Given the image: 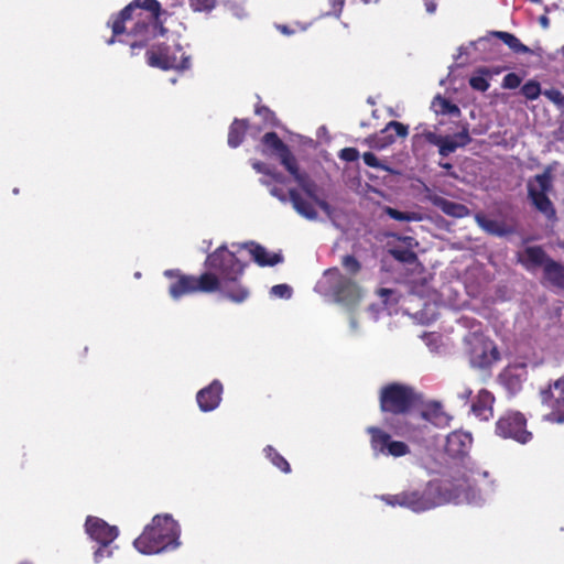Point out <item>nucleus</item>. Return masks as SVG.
Segmentation results:
<instances>
[{
	"label": "nucleus",
	"mask_w": 564,
	"mask_h": 564,
	"mask_svg": "<svg viewBox=\"0 0 564 564\" xmlns=\"http://www.w3.org/2000/svg\"><path fill=\"white\" fill-rule=\"evenodd\" d=\"M473 394V390L469 387H464L460 391H458L457 395L460 400L467 402Z\"/></svg>",
	"instance_id": "obj_47"
},
{
	"label": "nucleus",
	"mask_w": 564,
	"mask_h": 564,
	"mask_svg": "<svg viewBox=\"0 0 564 564\" xmlns=\"http://www.w3.org/2000/svg\"><path fill=\"white\" fill-rule=\"evenodd\" d=\"M491 72H492V76H494V75L499 74L501 72V69L500 68H491Z\"/></svg>",
	"instance_id": "obj_57"
},
{
	"label": "nucleus",
	"mask_w": 564,
	"mask_h": 564,
	"mask_svg": "<svg viewBox=\"0 0 564 564\" xmlns=\"http://www.w3.org/2000/svg\"><path fill=\"white\" fill-rule=\"evenodd\" d=\"M543 95L553 102L558 109L564 110V94L558 89L550 88L543 91Z\"/></svg>",
	"instance_id": "obj_36"
},
{
	"label": "nucleus",
	"mask_w": 564,
	"mask_h": 564,
	"mask_svg": "<svg viewBox=\"0 0 564 564\" xmlns=\"http://www.w3.org/2000/svg\"><path fill=\"white\" fill-rule=\"evenodd\" d=\"M530 1L533 2V3H541L542 2V0H530Z\"/></svg>",
	"instance_id": "obj_59"
},
{
	"label": "nucleus",
	"mask_w": 564,
	"mask_h": 564,
	"mask_svg": "<svg viewBox=\"0 0 564 564\" xmlns=\"http://www.w3.org/2000/svg\"><path fill=\"white\" fill-rule=\"evenodd\" d=\"M165 14L167 11L162 10L158 0H133L109 20L108 25L112 30V36L107 40V44L111 45L116 37L127 34L133 39L126 41L130 45V54L137 55L138 51L148 46L152 30L159 29L161 35L166 32L163 26L164 21L161 19Z\"/></svg>",
	"instance_id": "obj_1"
},
{
	"label": "nucleus",
	"mask_w": 564,
	"mask_h": 564,
	"mask_svg": "<svg viewBox=\"0 0 564 564\" xmlns=\"http://www.w3.org/2000/svg\"><path fill=\"white\" fill-rule=\"evenodd\" d=\"M240 247L249 251L252 260L259 267H274L283 262V256L281 252H270L265 247L258 242L250 241L242 243Z\"/></svg>",
	"instance_id": "obj_18"
},
{
	"label": "nucleus",
	"mask_w": 564,
	"mask_h": 564,
	"mask_svg": "<svg viewBox=\"0 0 564 564\" xmlns=\"http://www.w3.org/2000/svg\"><path fill=\"white\" fill-rule=\"evenodd\" d=\"M194 11H209L214 8L215 0H188Z\"/></svg>",
	"instance_id": "obj_39"
},
{
	"label": "nucleus",
	"mask_w": 564,
	"mask_h": 564,
	"mask_svg": "<svg viewBox=\"0 0 564 564\" xmlns=\"http://www.w3.org/2000/svg\"><path fill=\"white\" fill-rule=\"evenodd\" d=\"M520 93L528 100H535L540 97L541 94H543L540 83L534 79H530L524 85H522Z\"/></svg>",
	"instance_id": "obj_34"
},
{
	"label": "nucleus",
	"mask_w": 564,
	"mask_h": 564,
	"mask_svg": "<svg viewBox=\"0 0 564 564\" xmlns=\"http://www.w3.org/2000/svg\"><path fill=\"white\" fill-rule=\"evenodd\" d=\"M332 4L333 12L337 15L343 11L345 0H328Z\"/></svg>",
	"instance_id": "obj_46"
},
{
	"label": "nucleus",
	"mask_w": 564,
	"mask_h": 564,
	"mask_svg": "<svg viewBox=\"0 0 564 564\" xmlns=\"http://www.w3.org/2000/svg\"><path fill=\"white\" fill-rule=\"evenodd\" d=\"M492 77L490 67H478L474 75L469 78V86L477 91L485 93L489 89L490 84L488 78Z\"/></svg>",
	"instance_id": "obj_27"
},
{
	"label": "nucleus",
	"mask_w": 564,
	"mask_h": 564,
	"mask_svg": "<svg viewBox=\"0 0 564 564\" xmlns=\"http://www.w3.org/2000/svg\"><path fill=\"white\" fill-rule=\"evenodd\" d=\"M386 215L398 221H420L422 219L421 214L416 212H401L390 206L384 208Z\"/></svg>",
	"instance_id": "obj_32"
},
{
	"label": "nucleus",
	"mask_w": 564,
	"mask_h": 564,
	"mask_svg": "<svg viewBox=\"0 0 564 564\" xmlns=\"http://www.w3.org/2000/svg\"><path fill=\"white\" fill-rule=\"evenodd\" d=\"M393 130L399 138H405L409 134V127L399 121H389L387 126L380 131V134L371 135L367 139L370 147L376 149H384L392 144L395 138L392 134H386L388 131Z\"/></svg>",
	"instance_id": "obj_17"
},
{
	"label": "nucleus",
	"mask_w": 564,
	"mask_h": 564,
	"mask_svg": "<svg viewBox=\"0 0 564 564\" xmlns=\"http://www.w3.org/2000/svg\"><path fill=\"white\" fill-rule=\"evenodd\" d=\"M313 200L322 210L326 213L330 212V205L326 200L321 199L318 196H316V198H313Z\"/></svg>",
	"instance_id": "obj_48"
},
{
	"label": "nucleus",
	"mask_w": 564,
	"mask_h": 564,
	"mask_svg": "<svg viewBox=\"0 0 564 564\" xmlns=\"http://www.w3.org/2000/svg\"><path fill=\"white\" fill-rule=\"evenodd\" d=\"M85 530L89 538L99 544L98 549L94 552L95 562L99 563L105 557H110L112 550L109 546L119 534L118 528L108 524L98 517L88 516L85 522Z\"/></svg>",
	"instance_id": "obj_8"
},
{
	"label": "nucleus",
	"mask_w": 564,
	"mask_h": 564,
	"mask_svg": "<svg viewBox=\"0 0 564 564\" xmlns=\"http://www.w3.org/2000/svg\"><path fill=\"white\" fill-rule=\"evenodd\" d=\"M544 278L552 285L564 290V264L550 260L544 268Z\"/></svg>",
	"instance_id": "obj_26"
},
{
	"label": "nucleus",
	"mask_w": 564,
	"mask_h": 564,
	"mask_svg": "<svg viewBox=\"0 0 564 564\" xmlns=\"http://www.w3.org/2000/svg\"><path fill=\"white\" fill-rule=\"evenodd\" d=\"M253 166H254V169H257L259 172H264V171L262 170V164H261V163H256V164H253Z\"/></svg>",
	"instance_id": "obj_55"
},
{
	"label": "nucleus",
	"mask_w": 564,
	"mask_h": 564,
	"mask_svg": "<svg viewBox=\"0 0 564 564\" xmlns=\"http://www.w3.org/2000/svg\"><path fill=\"white\" fill-rule=\"evenodd\" d=\"M521 77L516 73H508L502 79V87L505 89H516L521 85Z\"/></svg>",
	"instance_id": "obj_38"
},
{
	"label": "nucleus",
	"mask_w": 564,
	"mask_h": 564,
	"mask_svg": "<svg viewBox=\"0 0 564 564\" xmlns=\"http://www.w3.org/2000/svg\"><path fill=\"white\" fill-rule=\"evenodd\" d=\"M164 275L175 278V281L169 286V294L174 300L195 293H219L224 299L241 304L250 296L249 288L242 283L243 275L220 279L213 272L192 275L184 274L180 270H166Z\"/></svg>",
	"instance_id": "obj_2"
},
{
	"label": "nucleus",
	"mask_w": 564,
	"mask_h": 564,
	"mask_svg": "<svg viewBox=\"0 0 564 564\" xmlns=\"http://www.w3.org/2000/svg\"><path fill=\"white\" fill-rule=\"evenodd\" d=\"M440 166H441V167H443V169H445V170H451V169L453 167V165H452L451 163H447V162H446V163H442V162H441V163H440Z\"/></svg>",
	"instance_id": "obj_54"
},
{
	"label": "nucleus",
	"mask_w": 564,
	"mask_h": 564,
	"mask_svg": "<svg viewBox=\"0 0 564 564\" xmlns=\"http://www.w3.org/2000/svg\"><path fill=\"white\" fill-rule=\"evenodd\" d=\"M265 174L272 176V178L279 183H283L284 182V176L279 173V172H270V171H265Z\"/></svg>",
	"instance_id": "obj_50"
},
{
	"label": "nucleus",
	"mask_w": 564,
	"mask_h": 564,
	"mask_svg": "<svg viewBox=\"0 0 564 564\" xmlns=\"http://www.w3.org/2000/svg\"><path fill=\"white\" fill-rule=\"evenodd\" d=\"M223 390V384L217 379L200 389L196 394V401L200 411L210 412L218 408L221 402Z\"/></svg>",
	"instance_id": "obj_15"
},
{
	"label": "nucleus",
	"mask_w": 564,
	"mask_h": 564,
	"mask_svg": "<svg viewBox=\"0 0 564 564\" xmlns=\"http://www.w3.org/2000/svg\"><path fill=\"white\" fill-rule=\"evenodd\" d=\"M271 294L281 299H290L292 289L288 284H276L271 288Z\"/></svg>",
	"instance_id": "obj_41"
},
{
	"label": "nucleus",
	"mask_w": 564,
	"mask_h": 564,
	"mask_svg": "<svg viewBox=\"0 0 564 564\" xmlns=\"http://www.w3.org/2000/svg\"><path fill=\"white\" fill-rule=\"evenodd\" d=\"M479 44H481L484 47H486L487 45H492L490 40L487 39H480Z\"/></svg>",
	"instance_id": "obj_53"
},
{
	"label": "nucleus",
	"mask_w": 564,
	"mask_h": 564,
	"mask_svg": "<svg viewBox=\"0 0 564 564\" xmlns=\"http://www.w3.org/2000/svg\"><path fill=\"white\" fill-rule=\"evenodd\" d=\"M133 545L147 555L173 551L180 546V525L170 514H156Z\"/></svg>",
	"instance_id": "obj_4"
},
{
	"label": "nucleus",
	"mask_w": 564,
	"mask_h": 564,
	"mask_svg": "<svg viewBox=\"0 0 564 564\" xmlns=\"http://www.w3.org/2000/svg\"><path fill=\"white\" fill-rule=\"evenodd\" d=\"M419 400L415 390L406 384L392 382L383 386L379 393L380 410L384 425L398 436H410L413 427L409 422L411 410Z\"/></svg>",
	"instance_id": "obj_3"
},
{
	"label": "nucleus",
	"mask_w": 564,
	"mask_h": 564,
	"mask_svg": "<svg viewBox=\"0 0 564 564\" xmlns=\"http://www.w3.org/2000/svg\"><path fill=\"white\" fill-rule=\"evenodd\" d=\"M389 254L397 261L405 264H413L417 261V256L409 248L393 246L388 249Z\"/></svg>",
	"instance_id": "obj_30"
},
{
	"label": "nucleus",
	"mask_w": 564,
	"mask_h": 564,
	"mask_svg": "<svg viewBox=\"0 0 564 564\" xmlns=\"http://www.w3.org/2000/svg\"><path fill=\"white\" fill-rule=\"evenodd\" d=\"M471 138L467 128H464L460 132L455 133L453 137L443 135L438 147V153L442 156H448L455 152L458 148H464L469 144Z\"/></svg>",
	"instance_id": "obj_21"
},
{
	"label": "nucleus",
	"mask_w": 564,
	"mask_h": 564,
	"mask_svg": "<svg viewBox=\"0 0 564 564\" xmlns=\"http://www.w3.org/2000/svg\"><path fill=\"white\" fill-rule=\"evenodd\" d=\"M338 156L343 161L354 162L358 160L359 151L356 148H344L339 151Z\"/></svg>",
	"instance_id": "obj_40"
},
{
	"label": "nucleus",
	"mask_w": 564,
	"mask_h": 564,
	"mask_svg": "<svg viewBox=\"0 0 564 564\" xmlns=\"http://www.w3.org/2000/svg\"><path fill=\"white\" fill-rule=\"evenodd\" d=\"M265 457L282 473H291L289 462L271 445H267L263 449Z\"/></svg>",
	"instance_id": "obj_31"
},
{
	"label": "nucleus",
	"mask_w": 564,
	"mask_h": 564,
	"mask_svg": "<svg viewBox=\"0 0 564 564\" xmlns=\"http://www.w3.org/2000/svg\"><path fill=\"white\" fill-rule=\"evenodd\" d=\"M147 64L162 70H186L191 67V58L178 43H160L145 51Z\"/></svg>",
	"instance_id": "obj_6"
},
{
	"label": "nucleus",
	"mask_w": 564,
	"mask_h": 564,
	"mask_svg": "<svg viewBox=\"0 0 564 564\" xmlns=\"http://www.w3.org/2000/svg\"><path fill=\"white\" fill-rule=\"evenodd\" d=\"M365 4L378 3L379 0H361Z\"/></svg>",
	"instance_id": "obj_56"
},
{
	"label": "nucleus",
	"mask_w": 564,
	"mask_h": 564,
	"mask_svg": "<svg viewBox=\"0 0 564 564\" xmlns=\"http://www.w3.org/2000/svg\"><path fill=\"white\" fill-rule=\"evenodd\" d=\"M248 129L249 121L247 119L236 118L229 126L228 145L230 148H238L243 142Z\"/></svg>",
	"instance_id": "obj_25"
},
{
	"label": "nucleus",
	"mask_w": 564,
	"mask_h": 564,
	"mask_svg": "<svg viewBox=\"0 0 564 564\" xmlns=\"http://www.w3.org/2000/svg\"><path fill=\"white\" fill-rule=\"evenodd\" d=\"M495 433L501 438L513 440L520 444L529 443L533 435L527 429V419L519 411H507L496 421Z\"/></svg>",
	"instance_id": "obj_10"
},
{
	"label": "nucleus",
	"mask_w": 564,
	"mask_h": 564,
	"mask_svg": "<svg viewBox=\"0 0 564 564\" xmlns=\"http://www.w3.org/2000/svg\"><path fill=\"white\" fill-rule=\"evenodd\" d=\"M382 500L392 507L400 506L414 512H422L444 503L448 498L443 494L440 482L429 481L422 489L387 495Z\"/></svg>",
	"instance_id": "obj_5"
},
{
	"label": "nucleus",
	"mask_w": 564,
	"mask_h": 564,
	"mask_svg": "<svg viewBox=\"0 0 564 564\" xmlns=\"http://www.w3.org/2000/svg\"><path fill=\"white\" fill-rule=\"evenodd\" d=\"M426 11L432 14L436 11L437 3L436 0H423Z\"/></svg>",
	"instance_id": "obj_49"
},
{
	"label": "nucleus",
	"mask_w": 564,
	"mask_h": 564,
	"mask_svg": "<svg viewBox=\"0 0 564 564\" xmlns=\"http://www.w3.org/2000/svg\"><path fill=\"white\" fill-rule=\"evenodd\" d=\"M433 108L436 113L441 115H452L459 116L460 109L457 105L453 104L451 100L437 95L432 102Z\"/></svg>",
	"instance_id": "obj_29"
},
{
	"label": "nucleus",
	"mask_w": 564,
	"mask_h": 564,
	"mask_svg": "<svg viewBox=\"0 0 564 564\" xmlns=\"http://www.w3.org/2000/svg\"><path fill=\"white\" fill-rule=\"evenodd\" d=\"M491 35L501 40L516 54H525L530 52V48L522 44L521 41L512 33L495 31L491 32Z\"/></svg>",
	"instance_id": "obj_28"
},
{
	"label": "nucleus",
	"mask_w": 564,
	"mask_h": 564,
	"mask_svg": "<svg viewBox=\"0 0 564 564\" xmlns=\"http://www.w3.org/2000/svg\"><path fill=\"white\" fill-rule=\"evenodd\" d=\"M289 198L293 205V208L303 217L310 220H315L317 218V212L314 206L302 198L300 193L295 188H291L289 191Z\"/></svg>",
	"instance_id": "obj_24"
},
{
	"label": "nucleus",
	"mask_w": 564,
	"mask_h": 564,
	"mask_svg": "<svg viewBox=\"0 0 564 564\" xmlns=\"http://www.w3.org/2000/svg\"><path fill=\"white\" fill-rule=\"evenodd\" d=\"M495 400V395L489 390H479L471 403V412L482 421L492 419Z\"/></svg>",
	"instance_id": "obj_19"
},
{
	"label": "nucleus",
	"mask_w": 564,
	"mask_h": 564,
	"mask_svg": "<svg viewBox=\"0 0 564 564\" xmlns=\"http://www.w3.org/2000/svg\"><path fill=\"white\" fill-rule=\"evenodd\" d=\"M542 403L550 409L552 422L564 423V376L540 392Z\"/></svg>",
	"instance_id": "obj_12"
},
{
	"label": "nucleus",
	"mask_w": 564,
	"mask_h": 564,
	"mask_svg": "<svg viewBox=\"0 0 564 564\" xmlns=\"http://www.w3.org/2000/svg\"><path fill=\"white\" fill-rule=\"evenodd\" d=\"M264 154L274 155L286 169L296 160L289 145L275 132H267L261 138Z\"/></svg>",
	"instance_id": "obj_13"
},
{
	"label": "nucleus",
	"mask_w": 564,
	"mask_h": 564,
	"mask_svg": "<svg viewBox=\"0 0 564 564\" xmlns=\"http://www.w3.org/2000/svg\"><path fill=\"white\" fill-rule=\"evenodd\" d=\"M473 437L469 433L454 431L446 437L445 452L452 458L465 457L471 447Z\"/></svg>",
	"instance_id": "obj_16"
},
{
	"label": "nucleus",
	"mask_w": 564,
	"mask_h": 564,
	"mask_svg": "<svg viewBox=\"0 0 564 564\" xmlns=\"http://www.w3.org/2000/svg\"><path fill=\"white\" fill-rule=\"evenodd\" d=\"M476 224L487 234L496 237H507L517 232V220L510 217L505 220L488 218L484 213L475 215Z\"/></svg>",
	"instance_id": "obj_14"
},
{
	"label": "nucleus",
	"mask_w": 564,
	"mask_h": 564,
	"mask_svg": "<svg viewBox=\"0 0 564 564\" xmlns=\"http://www.w3.org/2000/svg\"><path fill=\"white\" fill-rule=\"evenodd\" d=\"M362 159L366 165L383 171H389V167L381 163L379 159L372 152H365Z\"/></svg>",
	"instance_id": "obj_37"
},
{
	"label": "nucleus",
	"mask_w": 564,
	"mask_h": 564,
	"mask_svg": "<svg viewBox=\"0 0 564 564\" xmlns=\"http://www.w3.org/2000/svg\"><path fill=\"white\" fill-rule=\"evenodd\" d=\"M270 193H271L272 196L276 197L282 203H286L290 199L289 198V194L286 195L284 193L283 188H281L279 186H272L270 188Z\"/></svg>",
	"instance_id": "obj_43"
},
{
	"label": "nucleus",
	"mask_w": 564,
	"mask_h": 564,
	"mask_svg": "<svg viewBox=\"0 0 564 564\" xmlns=\"http://www.w3.org/2000/svg\"><path fill=\"white\" fill-rule=\"evenodd\" d=\"M341 265L348 273L352 275L357 274L361 270L360 262L351 254H346L343 257Z\"/></svg>",
	"instance_id": "obj_35"
},
{
	"label": "nucleus",
	"mask_w": 564,
	"mask_h": 564,
	"mask_svg": "<svg viewBox=\"0 0 564 564\" xmlns=\"http://www.w3.org/2000/svg\"><path fill=\"white\" fill-rule=\"evenodd\" d=\"M394 237H397L398 240L402 241L405 245L404 248H409L410 250H412V248L417 245V242L415 241V239L413 237L397 236V235H394Z\"/></svg>",
	"instance_id": "obj_45"
},
{
	"label": "nucleus",
	"mask_w": 564,
	"mask_h": 564,
	"mask_svg": "<svg viewBox=\"0 0 564 564\" xmlns=\"http://www.w3.org/2000/svg\"><path fill=\"white\" fill-rule=\"evenodd\" d=\"M423 137L426 140V142H429L430 144L436 145V147H440V143L443 138V135L436 134L435 132H432V131L424 132Z\"/></svg>",
	"instance_id": "obj_42"
},
{
	"label": "nucleus",
	"mask_w": 564,
	"mask_h": 564,
	"mask_svg": "<svg viewBox=\"0 0 564 564\" xmlns=\"http://www.w3.org/2000/svg\"><path fill=\"white\" fill-rule=\"evenodd\" d=\"M429 202L441 209L445 215L454 217V218H464L469 215V208L460 203H456L449 199H446L436 194H429Z\"/></svg>",
	"instance_id": "obj_20"
},
{
	"label": "nucleus",
	"mask_w": 564,
	"mask_h": 564,
	"mask_svg": "<svg viewBox=\"0 0 564 564\" xmlns=\"http://www.w3.org/2000/svg\"><path fill=\"white\" fill-rule=\"evenodd\" d=\"M204 267L206 269L205 272H213L220 279H225L234 275H243L248 263L241 261L236 252L229 250L227 245L224 243L207 254Z\"/></svg>",
	"instance_id": "obj_7"
},
{
	"label": "nucleus",
	"mask_w": 564,
	"mask_h": 564,
	"mask_svg": "<svg viewBox=\"0 0 564 564\" xmlns=\"http://www.w3.org/2000/svg\"><path fill=\"white\" fill-rule=\"evenodd\" d=\"M554 138L557 141H564V130L561 128L554 132Z\"/></svg>",
	"instance_id": "obj_51"
},
{
	"label": "nucleus",
	"mask_w": 564,
	"mask_h": 564,
	"mask_svg": "<svg viewBox=\"0 0 564 564\" xmlns=\"http://www.w3.org/2000/svg\"><path fill=\"white\" fill-rule=\"evenodd\" d=\"M254 112L262 119L264 126L271 128L280 126V120L275 116L274 111H272L269 107L264 105H257Z\"/></svg>",
	"instance_id": "obj_33"
},
{
	"label": "nucleus",
	"mask_w": 564,
	"mask_h": 564,
	"mask_svg": "<svg viewBox=\"0 0 564 564\" xmlns=\"http://www.w3.org/2000/svg\"><path fill=\"white\" fill-rule=\"evenodd\" d=\"M552 180L551 169L546 167L543 173L534 176L533 182L528 184V196L531 203L547 219H553L556 215L553 203L547 197V193L552 189Z\"/></svg>",
	"instance_id": "obj_9"
},
{
	"label": "nucleus",
	"mask_w": 564,
	"mask_h": 564,
	"mask_svg": "<svg viewBox=\"0 0 564 564\" xmlns=\"http://www.w3.org/2000/svg\"><path fill=\"white\" fill-rule=\"evenodd\" d=\"M290 166L291 167H286L285 170L293 176L302 191L311 199L316 198L318 186L306 172L300 171L297 160H295Z\"/></svg>",
	"instance_id": "obj_22"
},
{
	"label": "nucleus",
	"mask_w": 564,
	"mask_h": 564,
	"mask_svg": "<svg viewBox=\"0 0 564 564\" xmlns=\"http://www.w3.org/2000/svg\"><path fill=\"white\" fill-rule=\"evenodd\" d=\"M459 484L456 486V497L460 496V494L466 492L469 488V479L465 476L462 479H458Z\"/></svg>",
	"instance_id": "obj_44"
},
{
	"label": "nucleus",
	"mask_w": 564,
	"mask_h": 564,
	"mask_svg": "<svg viewBox=\"0 0 564 564\" xmlns=\"http://www.w3.org/2000/svg\"><path fill=\"white\" fill-rule=\"evenodd\" d=\"M421 416H422V419H424V420H427V419H429V417H427V413H426V412H422V413H421Z\"/></svg>",
	"instance_id": "obj_58"
},
{
	"label": "nucleus",
	"mask_w": 564,
	"mask_h": 564,
	"mask_svg": "<svg viewBox=\"0 0 564 564\" xmlns=\"http://www.w3.org/2000/svg\"><path fill=\"white\" fill-rule=\"evenodd\" d=\"M552 260L541 246H530L523 251L522 258L519 261L527 268H546V263Z\"/></svg>",
	"instance_id": "obj_23"
},
{
	"label": "nucleus",
	"mask_w": 564,
	"mask_h": 564,
	"mask_svg": "<svg viewBox=\"0 0 564 564\" xmlns=\"http://www.w3.org/2000/svg\"><path fill=\"white\" fill-rule=\"evenodd\" d=\"M366 431L370 435V447L376 456L402 457L410 453L406 443L392 440L391 435L382 429L368 426Z\"/></svg>",
	"instance_id": "obj_11"
},
{
	"label": "nucleus",
	"mask_w": 564,
	"mask_h": 564,
	"mask_svg": "<svg viewBox=\"0 0 564 564\" xmlns=\"http://www.w3.org/2000/svg\"><path fill=\"white\" fill-rule=\"evenodd\" d=\"M26 456H28V455H26V453H25V452H23V453H22V460L20 462V467H21V468H24V467H25V464H26V462H28Z\"/></svg>",
	"instance_id": "obj_52"
}]
</instances>
